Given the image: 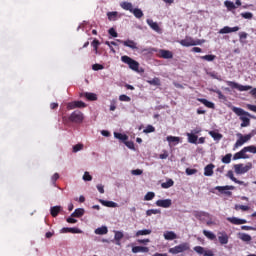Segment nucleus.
<instances>
[{
  "label": "nucleus",
  "mask_w": 256,
  "mask_h": 256,
  "mask_svg": "<svg viewBox=\"0 0 256 256\" xmlns=\"http://www.w3.org/2000/svg\"><path fill=\"white\" fill-rule=\"evenodd\" d=\"M232 111L239 117L240 121H242L241 127H249V125H251V119L249 117L253 116L249 112L235 106H232Z\"/></svg>",
  "instance_id": "obj_1"
},
{
  "label": "nucleus",
  "mask_w": 256,
  "mask_h": 256,
  "mask_svg": "<svg viewBox=\"0 0 256 256\" xmlns=\"http://www.w3.org/2000/svg\"><path fill=\"white\" fill-rule=\"evenodd\" d=\"M122 63H125L126 65L129 66L132 71H135L136 73H145V70L143 68H139V62L133 60L129 56H122L121 57Z\"/></svg>",
  "instance_id": "obj_2"
},
{
  "label": "nucleus",
  "mask_w": 256,
  "mask_h": 256,
  "mask_svg": "<svg viewBox=\"0 0 256 256\" xmlns=\"http://www.w3.org/2000/svg\"><path fill=\"white\" fill-rule=\"evenodd\" d=\"M179 43L180 45H182V47H195L196 45H203V43H205V40H195L191 37H186L185 39L180 40Z\"/></svg>",
  "instance_id": "obj_3"
},
{
  "label": "nucleus",
  "mask_w": 256,
  "mask_h": 256,
  "mask_svg": "<svg viewBox=\"0 0 256 256\" xmlns=\"http://www.w3.org/2000/svg\"><path fill=\"white\" fill-rule=\"evenodd\" d=\"M251 169H253V164L251 162H248L246 165L244 164L234 165V171L236 175H245V173H248V171H251Z\"/></svg>",
  "instance_id": "obj_4"
},
{
  "label": "nucleus",
  "mask_w": 256,
  "mask_h": 256,
  "mask_svg": "<svg viewBox=\"0 0 256 256\" xmlns=\"http://www.w3.org/2000/svg\"><path fill=\"white\" fill-rule=\"evenodd\" d=\"M189 249H190L189 243L184 242L173 248H170L168 252L171 253L172 255H179V253H185V251H189Z\"/></svg>",
  "instance_id": "obj_5"
},
{
  "label": "nucleus",
  "mask_w": 256,
  "mask_h": 256,
  "mask_svg": "<svg viewBox=\"0 0 256 256\" xmlns=\"http://www.w3.org/2000/svg\"><path fill=\"white\" fill-rule=\"evenodd\" d=\"M237 137H238V140L234 144V149H238V147H243V145H245V143H247L248 141H251L253 134L243 135L241 133H238Z\"/></svg>",
  "instance_id": "obj_6"
},
{
  "label": "nucleus",
  "mask_w": 256,
  "mask_h": 256,
  "mask_svg": "<svg viewBox=\"0 0 256 256\" xmlns=\"http://www.w3.org/2000/svg\"><path fill=\"white\" fill-rule=\"evenodd\" d=\"M84 119L85 115L79 110L72 112L69 116V121H71V123H81Z\"/></svg>",
  "instance_id": "obj_7"
},
{
  "label": "nucleus",
  "mask_w": 256,
  "mask_h": 256,
  "mask_svg": "<svg viewBox=\"0 0 256 256\" xmlns=\"http://www.w3.org/2000/svg\"><path fill=\"white\" fill-rule=\"evenodd\" d=\"M226 84L228 87H231V89H237L238 91H250V89H253V87L249 85L243 86L233 81H226Z\"/></svg>",
  "instance_id": "obj_8"
},
{
  "label": "nucleus",
  "mask_w": 256,
  "mask_h": 256,
  "mask_svg": "<svg viewBox=\"0 0 256 256\" xmlns=\"http://www.w3.org/2000/svg\"><path fill=\"white\" fill-rule=\"evenodd\" d=\"M216 191H219V193H221L222 195H228L231 196L232 193L231 191H233V189H235V186H216L214 188Z\"/></svg>",
  "instance_id": "obj_9"
},
{
  "label": "nucleus",
  "mask_w": 256,
  "mask_h": 256,
  "mask_svg": "<svg viewBox=\"0 0 256 256\" xmlns=\"http://www.w3.org/2000/svg\"><path fill=\"white\" fill-rule=\"evenodd\" d=\"M85 107H87V104H85V102L83 101H73L67 104L68 111H71L73 109H83Z\"/></svg>",
  "instance_id": "obj_10"
},
{
  "label": "nucleus",
  "mask_w": 256,
  "mask_h": 256,
  "mask_svg": "<svg viewBox=\"0 0 256 256\" xmlns=\"http://www.w3.org/2000/svg\"><path fill=\"white\" fill-rule=\"evenodd\" d=\"M157 207H163V209H169L171 205H173V201L171 199H160L156 201Z\"/></svg>",
  "instance_id": "obj_11"
},
{
  "label": "nucleus",
  "mask_w": 256,
  "mask_h": 256,
  "mask_svg": "<svg viewBox=\"0 0 256 256\" xmlns=\"http://www.w3.org/2000/svg\"><path fill=\"white\" fill-rule=\"evenodd\" d=\"M239 29H240L239 26H235V27L225 26L222 29H220L218 33L220 35H226L227 33H237Z\"/></svg>",
  "instance_id": "obj_12"
},
{
  "label": "nucleus",
  "mask_w": 256,
  "mask_h": 256,
  "mask_svg": "<svg viewBox=\"0 0 256 256\" xmlns=\"http://www.w3.org/2000/svg\"><path fill=\"white\" fill-rule=\"evenodd\" d=\"M193 215L194 217H196V219H199L200 221H205V219H210L211 217V214L203 211H194Z\"/></svg>",
  "instance_id": "obj_13"
},
{
  "label": "nucleus",
  "mask_w": 256,
  "mask_h": 256,
  "mask_svg": "<svg viewBox=\"0 0 256 256\" xmlns=\"http://www.w3.org/2000/svg\"><path fill=\"white\" fill-rule=\"evenodd\" d=\"M239 159H249V155H247V150L245 147L241 151L234 154L233 160L237 161Z\"/></svg>",
  "instance_id": "obj_14"
},
{
  "label": "nucleus",
  "mask_w": 256,
  "mask_h": 256,
  "mask_svg": "<svg viewBox=\"0 0 256 256\" xmlns=\"http://www.w3.org/2000/svg\"><path fill=\"white\" fill-rule=\"evenodd\" d=\"M118 43H122L124 45V47H129V49H137V42L133 41V40H116Z\"/></svg>",
  "instance_id": "obj_15"
},
{
  "label": "nucleus",
  "mask_w": 256,
  "mask_h": 256,
  "mask_svg": "<svg viewBox=\"0 0 256 256\" xmlns=\"http://www.w3.org/2000/svg\"><path fill=\"white\" fill-rule=\"evenodd\" d=\"M229 223H232V225H245L247 221L245 219L237 218V217H228L226 218Z\"/></svg>",
  "instance_id": "obj_16"
},
{
  "label": "nucleus",
  "mask_w": 256,
  "mask_h": 256,
  "mask_svg": "<svg viewBox=\"0 0 256 256\" xmlns=\"http://www.w3.org/2000/svg\"><path fill=\"white\" fill-rule=\"evenodd\" d=\"M226 177H228V179H231V181L237 183L238 185H244V187H247V183L241 180H237V178H235L232 170L227 172Z\"/></svg>",
  "instance_id": "obj_17"
},
{
  "label": "nucleus",
  "mask_w": 256,
  "mask_h": 256,
  "mask_svg": "<svg viewBox=\"0 0 256 256\" xmlns=\"http://www.w3.org/2000/svg\"><path fill=\"white\" fill-rule=\"evenodd\" d=\"M146 22L147 25H149L150 29H152L156 33H161V27H159V24L157 22H154L151 19H147Z\"/></svg>",
  "instance_id": "obj_18"
},
{
  "label": "nucleus",
  "mask_w": 256,
  "mask_h": 256,
  "mask_svg": "<svg viewBox=\"0 0 256 256\" xmlns=\"http://www.w3.org/2000/svg\"><path fill=\"white\" fill-rule=\"evenodd\" d=\"M213 169H215L214 164H208L207 166H205L204 168L205 177H213Z\"/></svg>",
  "instance_id": "obj_19"
},
{
  "label": "nucleus",
  "mask_w": 256,
  "mask_h": 256,
  "mask_svg": "<svg viewBox=\"0 0 256 256\" xmlns=\"http://www.w3.org/2000/svg\"><path fill=\"white\" fill-rule=\"evenodd\" d=\"M164 239L166 241H174V239H177V234L173 231H166L164 232Z\"/></svg>",
  "instance_id": "obj_20"
},
{
  "label": "nucleus",
  "mask_w": 256,
  "mask_h": 256,
  "mask_svg": "<svg viewBox=\"0 0 256 256\" xmlns=\"http://www.w3.org/2000/svg\"><path fill=\"white\" fill-rule=\"evenodd\" d=\"M132 253H149V247L145 246H134L132 248Z\"/></svg>",
  "instance_id": "obj_21"
},
{
  "label": "nucleus",
  "mask_w": 256,
  "mask_h": 256,
  "mask_svg": "<svg viewBox=\"0 0 256 256\" xmlns=\"http://www.w3.org/2000/svg\"><path fill=\"white\" fill-rule=\"evenodd\" d=\"M159 53L162 59H173V52L169 50H159Z\"/></svg>",
  "instance_id": "obj_22"
},
{
  "label": "nucleus",
  "mask_w": 256,
  "mask_h": 256,
  "mask_svg": "<svg viewBox=\"0 0 256 256\" xmlns=\"http://www.w3.org/2000/svg\"><path fill=\"white\" fill-rule=\"evenodd\" d=\"M99 203H101V205H104V207H111V208L119 207V204H117L116 202H113V201H107V200L100 199Z\"/></svg>",
  "instance_id": "obj_23"
},
{
  "label": "nucleus",
  "mask_w": 256,
  "mask_h": 256,
  "mask_svg": "<svg viewBox=\"0 0 256 256\" xmlns=\"http://www.w3.org/2000/svg\"><path fill=\"white\" fill-rule=\"evenodd\" d=\"M61 211H63V207L53 206L50 208V215H52V217H57V215H59V213H61Z\"/></svg>",
  "instance_id": "obj_24"
},
{
  "label": "nucleus",
  "mask_w": 256,
  "mask_h": 256,
  "mask_svg": "<svg viewBox=\"0 0 256 256\" xmlns=\"http://www.w3.org/2000/svg\"><path fill=\"white\" fill-rule=\"evenodd\" d=\"M94 233L95 235H107V233H109V229L107 228V226H102L95 229Z\"/></svg>",
  "instance_id": "obj_25"
},
{
  "label": "nucleus",
  "mask_w": 256,
  "mask_h": 256,
  "mask_svg": "<svg viewBox=\"0 0 256 256\" xmlns=\"http://www.w3.org/2000/svg\"><path fill=\"white\" fill-rule=\"evenodd\" d=\"M239 239H241V241H244V243H251V235L247 234V233H239L238 234Z\"/></svg>",
  "instance_id": "obj_26"
},
{
  "label": "nucleus",
  "mask_w": 256,
  "mask_h": 256,
  "mask_svg": "<svg viewBox=\"0 0 256 256\" xmlns=\"http://www.w3.org/2000/svg\"><path fill=\"white\" fill-rule=\"evenodd\" d=\"M120 7L124 9V11H130L132 13L133 11V4L131 2H122L120 3Z\"/></svg>",
  "instance_id": "obj_27"
},
{
  "label": "nucleus",
  "mask_w": 256,
  "mask_h": 256,
  "mask_svg": "<svg viewBox=\"0 0 256 256\" xmlns=\"http://www.w3.org/2000/svg\"><path fill=\"white\" fill-rule=\"evenodd\" d=\"M218 241L220 245H227V243H229V236L227 234H222L218 236Z\"/></svg>",
  "instance_id": "obj_28"
},
{
  "label": "nucleus",
  "mask_w": 256,
  "mask_h": 256,
  "mask_svg": "<svg viewBox=\"0 0 256 256\" xmlns=\"http://www.w3.org/2000/svg\"><path fill=\"white\" fill-rule=\"evenodd\" d=\"M209 135L214 139V141H221V139H223V135L215 131H210Z\"/></svg>",
  "instance_id": "obj_29"
},
{
  "label": "nucleus",
  "mask_w": 256,
  "mask_h": 256,
  "mask_svg": "<svg viewBox=\"0 0 256 256\" xmlns=\"http://www.w3.org/2000/svg\"><path fill=\"white\" fill-rule=\"evenodd\" d=\"M199 101H200V103L205 105V107H208L209 109H215V104L213 102H209L205 98H201V99H199Z\"/></svg>",
  "instance_id": "obj_30"
},
{
  "label": "nucleus",
  "mask_w": 256,
  "mask_h": 256,
  "mask_svg": "<svg viewBox=\"0 0 256 256\" xmlns=\"http://www.w3.org/2000/svg\"><path fill=\"white\" fill-rule=\"evenodd\" d=\"M85 215V209L77 208L72 214L71 217H83Z\"/></svg>",
  "instance_id": "obj_31"
},
{
  "label": "nucleus",
  "mask_w": 256,
  "mask_h": 256,
  "mask_svg": "<svg viewBox=\"0 0 256 256\" xmlns=\"http://www.w3.org/2000/svg\"><path fill=\"white\" fill-rule=\"evenodd\" d=\"M166 141H168V143H174V145H179L181 138L177 136H167Z\"/></svg>",
  "instance_id": "obj_32"
},
{
  "label": "nucleus",
  "mask_w": 256,
  "mask_h": 256,
  "mask_svg": "<svg viewBox=\"0 0 256 256\" xmlns=\"http://www.w3.org/2000/svg\"><path fill=\"white\" fill-rule=\"evenodd\" d=\"M203 235H205L207 239H210V241H215V239H217L215 233L208 230H203Z\"/></svg>",
  "instance_id": "obj_33"
},
{
  "label": "nucleus",
  "mask_w": 256,
  "mask_h": 256,
  "mask_svg": "<svg viewBox=\"0 0 256 256\" xmlns=\"http://www.w3.org/2000/svg\"><path fill=\"white\" fill-rule=\"evenodd\" d=\"M114 137H115V139H119L120 141H123L124 143L127 141V139H129L128 135L121 134L118 132H114Z\"/></svg>",
  "instance_id": "obj_34"
},
{
  "label": "nucleus",
  "mask_w": 256,
  "mask_h": 256,
  "mask_svg": "<svg viewBox=\"0 0 256 256\" xmlns=\"http://www.w3.org/2000/svg\"><path fill=\"white\" fill-rule=\"evenodd\" d=\"M186 135L188 137V143L197 145V139H198L197 135L191 134V133H187Z\"/></svg>",
  "instance_id": "obj_35"
},
{
  "label": "nucleus",
  "mask_w": 256,
  "mask_h": 256,
  "mask_svg": "<svg viewBox=\"0 0 256 256\" xmlns=\"http://www.w3.org/2000/svg\"><path fill=\"white\" fill-rule=\"evenodd\" d=\"M225 7L227 8L228 11H233V9H237V6L235 5V3H233L230 0H226L224 2Z\"/></svg>",
  "instance_id": "obj_36"
},
{
  "label": "nucleus",
  "mask_w": 256,
  "mask_h": 256,
  "mask_svg": "<svg viewBox=\"0 0 256 256\" xmlns=\"http://www.w3.org/2000/svg\"><path fill=\"white\" fill-rule=\"evenodd\" d=\"M152 231L151 229H143V230H138L136 232V237H141V236H145V235H151Z\"/></svg>",
  "instance_id": "obj_37"
},
{
  "label": "nucleus",
  "mask_w": 256,
  "mask_h": 256,
  "mask_svg": "<svg viewBox=\"0 0 256 256\" xmlns=\"http://www.w3.org/2000/svg\"><path fill=\"white\" fill-rule=\"evenodd\" d=\"M134 17H136V19H141V17H143V10L139 9V8H134L132 10V12Z\"/></svg>",
  "instance_id": "obj_38"
},
{
  "label": "nucleus",
  "mask_w": 256,
  "mask_h": 256,
  "mask_svg": "<svg viewBox=\"0 0 256 256\" xmlns=\"http://www.w3.org/2000/svg\"><path fill=\"white\" fill-rule=\"evenodd\" d=\"M173 185H175V182L172 179H169L166 182H163L161 187L162 189H169L170 187H173Z\"/></svg>",
  "instance_id": "obj_39"
},
{
  "label": "nucleus",
  "mask_w": 256,
  "mask_h": 256,
  "mask_svg": "<svg viewBox=\"0 0 256 256\" xmlns=\"http://www.w3.org/2000/svg\"><path fill=\"white\" fill-rule=\"evenodd\" d=\"M118 15H119V12H117V11L107 13V17H108L109 21H117Z\"/></svg>",
  "instance_id": "obj_40"
},
{
  "label": "nucleus",
  "mask_w": 256,
  "mask_h": 256,
  "mask_svg": "<svg viewBox=\"0 0 256 256\" xmlns=\"http://www.w3.org/2000/svg\"><path fill=\"white\" fill-rule=\"evenodd\" d=\"M84 97H86V99H88V101H97V94H95V93L86 92L84 94Z\"/></svg>",
  "instance_id": "obj_41"
},
{
  "label": "nucleus",
  "mask_w": 256,
  "mask_h": 256,
  "mask_svg": "<svg viewBox=\"0 0 256 256\" xmlns=\"http://www.w3.org/2000/svg\"><path fill=\"white\" fill-rule=\"evenodd\" d=\"M147 217H151V215H161V210L159 209H149L146 211Z\"/></svg>",
  "instance_id": "obj_42"
},
{
  "label": "nucleus",
  "mask_w": 256,
  "mask_h": 256,
  "mask_svg": "<svg viewBox=\"0 0 256 256\" xmlns=\"http://www.w3.org/2000/svg\"><path fill=\"white\" fill-rule=\"evenodd\" d=\"M217 56L213 55V54H209V55H205V56H200V59H202L203 61H215Z\"/></svg>",
  "instance_id": "obj_43"
},
{
  "label": "nucleus",
  "mask_w": 256,
  "mask_h": 256,
  "mask_svg": "<svg viewBox=\"0 0 256 256\" xmlns=\"http://www.w3.org/2000/svg\"><path fill=\"white\" fill-rule=\"evenodd\" d=\"M155 198V192H147V194L144 196V201H153Z\"/></svg>",
  "instance_id": "obj_44"
},
{
  "label": "nucleus",
  "mask_w": 256,
  "mask_h": 256,
  "mask_svg": "<svg viewBox=\"0 0 256 256\" xmlns=\"http://www.w3.org/2000/svg\"><path fill=\"white\" fill-rule=\"evenodd\" d=\"M231 157H233L232 154H226V155L222 158V163H225L226 165H229V163H231Z\"/></svg>",
  "instance_id": "obj_45"
},
{
  "label": "nucleus",
  "mask_w": 256,
  "mask_h": 256,
  "mask_svg": "<svg viewBox=\"0 0 256 256\" xmlns=\"http://www.w3.org/2000/svg\"><path fill=\"white\" fill-rule=\"evenodd\" d=\"M245 149H246V153H253L254 155L256 154L255 145L246 146Z\"/></svg>",
  "instance_id": "obj_46"
},
{
  "label": "nucleus",
  "mask_w": 256,
  "mask_h": 256,
  "mask_svg": "<svg viewBox=\"0 0 256 256\" xmlns=\"http://www.w3.org/2000/svg\"><path fill=\"white\" fill-rule=\"evenodd\" d=\"M124 235L121 231H115L114 239L115 241H121L123 239Z\"/></svg>",
  "instance_id": "obj_47"
},
{
  "label": "nucleus",
  "mask_w": 256,
  "mask_h": 256,
  "mask_svg": "<svg viewBox=\"0 0 256 256\" xmlns=\"http://www.w3.org/2000/svg\"><path fill=\"white\" fill-rule=\"evenodd\" d=\"M149 85L159 86L161 85V80L159 78H153L152 80L148 81Z\"/></svg>",
  "instance_id": "obj_48"
},
{
  "label": "nucleus",
  "mask_w": 256,
  "mask_h": 256,
  "mask_svg": "<svg viewBox=\"0 0 256 256\" xmlns=\"http://www.w3.org/2000/svg\"><path fill=\"white\" fill-rule=\"evenodd\" d=\"M83 181H93V176L89 174L88 171L84 172V175L82 177Z\"/></svg>",
  "instance_id": "obj_49"
},
{
  "label": "nucleus",
  "mask_w": 256,
  "mask_h": 256,
  "mask_svg": "<svg viewBox=\"0 0 256 256\" xmlns=\"http://www.w3.org/2000/svg\"><path fill=\"white\" fill-rule=\"evenodd\" d=\"M240 15L243 19H253V13L251 12H242Z\"/></svg>",
  "instance_id": "obj_50"
},
{
  "label": "nucleus",
  "mask_w": 256,
  "mask_h": 256,
  "mask_svg": "<svg viewBox=\"0 0 256 256\" xmlns=\"http://www.w3.org/2000/svg\"><path fill=\"white\" fill-rule=\"evenodd\" d=\"M216 93L218 95V99H220L221 101H227V97L225 95H223V93L221 92V90L216 89Z\"/></svg>",
  "instance_id": "obj_51"
},
{
  "label": "nucleus",
  "mask_w": 256,
  "mask_h": 256,
  "mask_svg": "<svg viewBox=\"0 0 256 256\" xmlns=\"http://www.w3.org/2000/svg\"><path fill=\"white\" fill-rule=\"evenodd\" d=\"M83 150V144H76L73 146V153H78V151Z\"/></svg>",
  "instance_id": "obj_52"
},
{
  "label": "nucleus",
  "mask_w": 256,
  "mask_h": 256,
  "mask_svg": "<svg viewBox=\"0 0 256 256\" xmlns=\"http://www.w3.org/2000/svg\"><path fill=\"white\" fill-rule=\"evenodd\" d=\"M143 133H155V127L148 125L146 129L143 130Z\"/></svg>",
  "instance_id": "obj_53"
},
{
  "label": "nucleus",
  "mask_w": 256,
  "mask_h": 256,
  "mask_svg": "<svg viewBox=\"0 0 256 256\" xmlns=\"http://www.w3.org/2000/svg\"><path fill=\"white\" fill-rule=\"evenodd\" d=\"M92 69H93V71H101V70L105 69V67L101 64H94V65H92Z\"/></svg>",
  "instance_id": "obj_54"
},
{
  "label": "nucleus",
  "mask_w": 256,
  "mask_h": 256,
  "mask_svg": "<svg viewBox=\"0 0 256 256\" xmlns=\"http://www.w3.org/2000/svg\"><path fill=\"white\" fill-rule=\"evenodd\" d=\"M119 99H120V101H125L126 103H129V101H131V97H129L125 94L120 95Z\"/></svg>",
  "instance_id": "obj_55"
},
{
  "label": "nucleus",
  "mask_w": 256,
  "mask_h": 256,
  "mask_svg": "<svg viewBox=\"0 0 256 256\" xmlns=\"http://www.w3.org/2000/svg\"><path fill=\"white\" fill-rule=\"evenodd\" d=\"M210 77H212V79H217V81H223V79L221 78V75H218L215 72H211Z\"/></svg>",
  "instance_id": "obj_56"
},
{
  "label": "nucleus",
  "mask_w": 256,
  "mask_h": 256,
  "mask_svg": "<svg viewBox=\"0 0 256 256\" xmlns=\"http://www.w3.org/2000/svg\"><path fill=\"white\" fill-rule=\"evenodd\" d=\"M197 173V169L186 168V175H195Z\"/></svg>",
  "instance_id": "obj_57"
},
{
  "label": "nucleus",
  "mask_w": 256,
  "mask_h": 256,
  "mask_svg": "<svg viewBox=\"0 0 256 256\" xmlns=\"http://www.w3.org/2000/svg\"><path fill=\"white\" fill-rule=\"evenodd\" d=\"M92 47L94 48L95 53L97 54V48L99 47V40H93Z\"/></svg>",
  "instance_id": "obj_58"
},
{
  "label": "nucleus",
  "mask_w": 256,
  "mask_h": 256,
  "mask_svg": "<svg viewBox=\"0 0 256 256\" xmlns=\"http://www.w3.org/2000/svg\"><path fill=\"white\" fill-rule=\"evenodd\" d=\"M124 143L126 147H128V149H132V150L135 149V144L133 142L126 140Z\"/></svg>",
  "instance_id": "obj_59"
},
{
  "label": "nucleus",
  "mask_w": 256,
  "mask_h": 256,
  "mask_svg": "<svg viewBox=\"0 0 256 256\" xmlns=\"http://www.w3.org/2000/svg\"><path fill=\"white\" fill-rule=\"evenodd\" d=\"M57 179H59V173H55V174L51 177V183H52V185H55V183L57 182Z\"/></svg>",
  "instance_id": "obj_60"
},
{
  "label": "nucleus",
  "mask_w": 256,
  "mask_h": 256,
  "mask_svg": "<svg viewBox=\"0 0 256 256\" xmlns=\"http://www.w3.org/2000/svg\"><path fill=\"white\" fill-rule=\"evenodd\" d=\"M109 35H111L112 37H118L117 31H115V28H110L108 30Z\"/></svg>",
  "instance_id": "obj_61"
},
{
  "label": "nucleus",
  "mask_w": 256,
  "mask_h": 256,
  "mask_svg": "<svg viewBox=\"0 0 256 256\" xmlns=\"http://www.w3.org/2000/svg\"><path fill=\"white\" fill-rule=\"evenodd\" d=\"M247 33L246 32H240L239 37H240V42L243 43L244 39H247Z\"/></svg>",
  "instance_id": "obj_62"
},
{
  "label": "nucleus",
  "mask_w": 256,
  "mask_h": 256,
  "mask_svg": "<svg viewBox=\"0 0 256 256\" xmlns=\"http://www.w3.org/2000/svg\"><path fill=\"white\" fill-rule=\"evenodd\" d=\"M70 233L81 234V233H83V230H81L79 228H70Z\"/></svg>",
  "instance_id": "obj_63"
},
{
  "label": "nucleus",
  "mask_w": 256,
  "mask_h": 256,
  "mask_svg": "<svg viewBox=\"0 0 256 256\" xmlns=\"http://www.w3.org/2000/svg\"><path fill=\"white\" fill-rule=\"evenodd\" d=\"M247 109H249V111H253L254 113H256V105L247 104Z\"/></svg>",
  "instance_id": "obj_64"
}]
</instances>
